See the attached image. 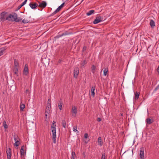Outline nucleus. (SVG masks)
Here are the masks:
<instances>
[{"instance_id":"obj_1","label":"nucleus","mask_w":159,"mask_h":159,"mask_svg":"<svg viewBox=\"0 0 159 159\" xmlns=\"http://www.w3.org/2000/svg\"><path fill=\"white\" fill-rule=\"evenodd\" d=\"M22 19L17 18V15L15 13H12L10 14L7 17L6 20L8 21H15L16 22H19L22 20Z\"/></svg>"},{"instance_id":"obj_2","label":"nucleus","mask_w":159,"mask_h":159,"mask_svg":"<svg viewBox=\"0 0 159 159\" xmlns=\"http://www.w3.org/2000/svg\"><path fill=\"white\" fill-rule=\"evenodd\" d=\"M8 13L7 12L3 11L1 13L0 16V21L2 22H3L6 20L7 17L8 16Z\"/></svg>"},{"instance_id":"obj_3","label":"nucleus","mask_w":159,"mask_h":159,"mask_svg":"<svg viewBox=\"0 0 159 159\" xmlns=\"http://www.w3.org/2000/svg\"><path fill=\"white\" fill-rule=\"evenodd\" d=\"M52 139L53 140V142L54 143H56V129L52 130Z\"/></svg>"},{"instance_id":"obj_4","label":"nucleus","mask_w":159,"mask_h":159,"mask_svg":"<svg viewBox=\"0 0 159 159\" xmlns=\"http://www.w3.org/2000/svg\"><path fill=\"white\" fill-rule=\"evenodd\" d=\"M71 112L72 116L74 117H75L77 112V107L75 106H73Z\"/></svg>"},{"instance_id":"obj_5","label":"nucleus","mask_w":159,"mask_h":159,"mask_svg":"<svg viewBox=\"0 0 159 159\" xmlns=\"http://www.w3.org/2000/svg\"><path fill=\"white\" fill-rule=\"evenodd\" d=\"M65 2L63 3L60 6H59L57 9L56 10L54 11L52 14V15L53 16L55 14H56L57 12H58L63 7L64 5Z\"/></svg>"},{"instance_id":"obj_6","label":"nucleus","mask_w":159,"mask_h":159,"mask_svg":"<svg viewBox=\"0 0 159 159\" xmlns=\"http://www.w3.org/2000/svg\"><path fill=\"white\" fill-rule=\"evenodd\" d=\"M79 68L78 67H77L75 68L74 70V76L75 78H77L79 74Z\"/></svg>"},{"instance_id":"obj_7","label":"nucleus","mask_w":159,"mask_h":159,"mask_svg":"<svg viewBox=\"0 0 159 159\" xmlns=\"http://www.w3.org/2000/svg\"><path fill=\"white\" fill-rule=\"evenodd\" d=\"M39 3L38 6L41 8H44L46 7L47 6V3L45 1H42L41 2H39Z\"/></svg>"},{"instance_id":"obj_8","label":"nucleus","mask_w":159,"mask_h":159,"mask_svg":"<svg viewBox=\"0 0 159 159\" xmlns=\"http://www.w3.org/2000/svg\"><path fill=\"white\" fill-rule=\"evenodd\" d=\"M7 157V159H11V151L10 148H9L6 151Z\"/></svg>"},{"instance_id":"obj_9","label":"nucleus","mask_w":159,"mask_h":159,"mask_svg":"<svg viewBox=\"0 0 159 159\" xmlns=\"http://www.w3.org/2000/svg\"><path fill=\"white\" fill-rule=\"evenodd\" d=\"M102 21V20H101V16H98L94 20L93 23L94 24H97L101 22Z\"/></svg>"},{"instance_id":"obj_10","label":"nucleus","mask_w":159,"mask_h":159,"mask_svg":"<svg viewBox=\"0 0 159 159\" xmlns=\"http://www.w3.org/2000/svg\"><path fill=\"white\" fill-rule=\"evenodd\" d=\"M140 152H139V156L140 158L141 159H143L144 158V149L143 148H141L140 149Z\"/></svg>"},{"instance_id":"obj_11","label":"nucleus","mask_w":159,"mask_h":159,"mask_svg":"<svg viewBox=\"0 0 159 159\" xmlns=\"http://www.w3.org/2000/svg\"><path fill=\"white\" fill-rule=\"evenodd\" d=\"M28 65L26 64L25 65L24 69L23 71V74L25 75H27L28 74Z\"/></svg>"},{"instance_id":"obj_12","label":"nucleus","mask_w":159,"mask_h":159,"mask_svg":"<svg viewBox=\"0 0 159 159\" xmlns=\"http://www.w3.org/2000/svg\"><path fill=\"white\" fill-rule=\"evenodd\" d=\"M29 6L32 9H35L36 7L38 6V4L36 2L34 3H30L29 4Z\"/></svg>"},{"instance_id":"obj_13","label":"nucleus","mask_w":159,"mask_h":159,"mask_svg":"<svg viewBox=\"0 0 159 159\" xmlns=\"http://www.w3.org/2000/svg\"><path fill=\"white\" fill-rule=\"evenodd\" d=\"M95 89V86H93L91 89V95L93 97H94L95 96V92L94 90Z\"/></svg>"},{"instance_id":"obj_14","label":"nucleus","mask_w":159,"mask_h":159,"mask_svg":"<svg viewBox=\"0 0 159 159\" xmlns=\"http://www.w3.org/2000/svg\"><path fill=\"white\" fill-rule=\"evenodd\" d=\"M98 144L100 146H102L103 144V142L102 140V138L101 137H99L98 138Z\"/></svg>"},{"instance_id":"obj_15","label":"nucleus","mask_w":159,"mask_h":159,"mask_svg":"<svg viewBox=\"0 0 159 159\" xmlns=\"http://www.w3.org/2000/svg\"><path fill=\"white\" fill-rule=\"evenodd\" d=\"M63 105L62 101L61 99H60L59 101V102L58 104V106L59 107V109L60 110H62V106Z\"/></svg>"},{"instance_id":"obj_16","label":"nucleus","mask_w":159,"mask_h":159,"mask_svg":"<svg viewBox=\"0 0 159 159\" xmlns=\"http://www.w3.org/2000/svg\"><path fill=\"white\" fill-rule=\"evenodd\" d=\"M87 64L85 60H83L81 61V63L80 64V68H83L84 67V66Z\"/></svg>"},{"instance_id":"obj_17","label":"nucleus","mask_w":159,"mask_h":159,"mask_svg":"<svg viewBox=\"0 0 159 159\" xmlns=\"http://www.w3.org/2000/svg\"><path fill=\"white\" fill-rule=\"evenodd\" d=\"M25 151L24 149V147L23 146L21 147L20 149V154L21 156H24L25 154Z\"/></svg>"},{"instance_id":"obj_18","label":"nucleus","mask_w":159,"mask_h":159,"mask_svg":"<svg viewBox=\"0 0 159 159\" xmlns=\"http://www.w3.org/2000/svg\"><path fill=\"white\" fill-rule=\"evenodd\" d=\"M55 124L56 122L55 121H53L51 125V128L52 130L56 129Z\"/></svg>"},{"instance_id":"obj_19","label":"nucleus","mask_w":159,"mask_h":159,"mask_svg":"<svg viewBox=\"0 0 159 159\" xmlns=\"http://www.w3.org/2000/svg\"><path fill=\"white\" fill-rule=\"evenodd\" d=\"M150 25L152 28H153L155 26V23L153 20H151L150 22Z\"/></svg>"},{"instance_id":"obj_20","label":"nucleus","mask_w":159,"mask_h":159,"mask_svg":"<svg viewBox=\"0 0 159 159\" xmlns=\"http://www.w3.org/2000/svg\"><path fill=\"white\" fill-rule=\"evenodd\" d=\"M146 122L147 124H150L153 122V120L152 119L148 118L146 119Z\"/></svg>"},{"instance_id":"obj_21","label":"nucleus","mask_w":159,"mask_h":159,"mask_svg":"<svg viewBox=\"0 0 159 159\" xmlns=\"http://www.w3.org/2000/svg\"><path fill=\"white\" fill-rule=\"evenodd\" d=\"M94 10H90L86 13V15L88 16H90L93 14L94 12Z\"/></svg>"},{"instance_id":"obj_22","label":"nucleus","mask_w":159,"mask_h":159,"mask_svg":"<svg viewBox=\"0 0 159 159\" xmlns=\"http://www.w3.org/2000/svg\"><path fill=\"white\" fill-rule=\"evenodd\" d=\"M95 69H96V66H95L93 65L91 67V70H92V72L93 74H94L95 72Z\"/></svg>"},{"instance_id":"obj_23","label":"nucleus","mask_w":159,"mask_h":159,"mask_svg":"<svg viewBox=\"0 0 159 159\" xmlns=\"http://www.w3.org/2000/svg\"><path fill=\"white\" fill-rule=\"evenodd\" d=\"M50 107H51V106L48 105V106H47L45 112H49V113H50Z\"/></svg>"},{"instance_id":"obj_24","label":"nucleus","mask_w":159,"mask_h":159,"mask_svg":"<svg viewBox=\"0 0 159 159\" xmlns=\"http://www.w3.org/2000/svg\"><path fill=\"white\" fill-rule=\"evenodd\" d=\"M108 72V69L107 68H105L103 70V75L106 76L107 75V74Z\"/></svg>"},{"instance_id":"obj_25","label":"nucleus","mask_w":159,"mask_h":159,"mask_svg":"<svg viewBox=\"0 0 159 159\" xmlns=\"http://www.w3.org/2000/svg\"><path fill=\"white\" fill-rule=\"evenodd\" d=\"M14 64L15 67H18L19 66V63L17 60L16 59L14 60Z\"/></svg>"},{"instance_id":"obj_26","label":"nucleus","mask_w":159,"mask_h":159,"mask_svg":"<svg viewBox=\"0 0 159 159\" xmlns=\"http://www.w3.org/2000/svg\"><path fill=\"white\" fill-rule=\"evenodd\" d=\"M13 138L14 140L15 141H17V140H19L20 139L18 136L15 134L14 136H13Z\"/></svg>"},{"instance_id":"obj_27","label":"nucleus","mask_w":159,"mask_h":159,"mask_svg":"<svg viewBox=\"0 0 159 159\" xmlns=\"http://www.w3.org/2000/svg\"><path fill=\"white\" fill-rule=\"evenodd\" d=\"M5 50V49L4 48H0V56L3 54Z\"/></svg>"},{"instance_id":"obj_28","label":"nucleus","mask_w":159,"mask_h":159,"mask_svg":"<svg viewBox=\"0 0 159 159\" xmlns=\"http://www.w3.org/2000/svg\"><path fill=\"white\" fill-rule=\"evenodd\" d=\"M13 71L14 74L16 75H17L18 72V68L17 67H15Z\"/></svg>"},{"instance_id":"obj_29","label":"nucleus","mask_w":159,"mask_h":159,"mask_svg":"<svg viewBox=\"0 0 159 159\" xmlns=\"http://www.w3.org/2000/svg\"><path fill=\"white\" fill-rule=\"evenodd\" d=\"M3 126L4 128L7 129L8 128V126L5 120H4L3 122Z\"/></svg>"},{"instance_id":"obj_30","label":"nucleus","mask_w":159,"mask_h":159,"mask_svg":"<svg viewBox=\"0 0 159 159\" xmlns=\"http://www.w3.org/2000/svg\"><path fill=\"white\" fill-rule=\"evenodd\" d=\"M75 152L73 151L71 153V159H75Z\"/></svg>"},{"instance_id":"obj_31","label":"nucleus","mask_w":159,"mask_h":159,"mask_svg":"<svg viewBox=\"0 0 159 159\" xmlns=\"http://www.w3.org/2000/svg\"><path fill=\"white\" fill-rule=\"evenodd\" d=\"M140 93L139 92H136L135 94V99H138L139 95Z\"/></svg>"},{"instance_id":"obj_32","label":"nucleus","mask_w":159,"mask_h":159,"mask_svg":"<svg viewBox=\"0 0 159 159\" xmlns=\"http://www.w3.org/2000/svg\"><path fill=\"white\" fill-rule=\"evenodd\" d=\"M25 107V105L24 104H22L20 105V110L21 111H23V109Z\"/></svg>"},{"instance_id":"obj_33","label":"nucleus","mask_w":159,"mask_h":159,"mask_svg":"<svg viewBox=\"0 0 159 159\" xmlns=\"http://www.w3.org/2000/svg\"><path fill=\"white\" fill-rule=\"evenodd\" d=\"M20 142L19 141V140H17L15 141V143H14V146H16V147L19 146V144H20Z\"/></svg>"},{"instance_id":"obj_34","label":"nucleus","mask_w":159,"mask_h":159,"mask_svg":"<svg viewBox=\"0 0 159 159\" xmlns=\"http://www.w3.org/2000/svg\"><path fill=\"white\" fill-rule=\"evenodd\" d=\"M77 126H74L73 128V131L75 132L76 133H78L79 131L77 129Z\"/></svg>"},{"instance_id":"obj_35","label":"nucleus","mask_w":159,"mask_h":159,"mask_svg":"<svg viewBox=\"0 0 159 159\" xmlns=\"http://www.w3.org/2000/svg\"><path fill=\"white\" fill-rule=\"evenodd\" d=\"M68 35V34L67 32H66L65 33H63L61 35L57 36V38H59V37H61L62 36H63L64 35Z\"/></svg>"},{"instance_id":"obj_36","label":"nucleus","mask_w":159,"mask_h":159,"mask_svg":"<svg viewBox=\"0 0 159 159\" xmlns=\"http://www.w3.org/2000/svg\"><path fill=\"white\" fill-rule=\"evenodd\" d=\"M29 20H28L26 19H23L22 21V23H24V24L27 23H29Z\"/></svg>"},{"instance_id":"obj_37","label":"nucleus","mask_w":159,"mask_h":159,"mask_svg":"<svg viewBox=\"0 0 159 159\" xmlns=\"http://www.w3.org/2000/svg\"><path fill=\"white\" fill-rule=\"evenodd\" d=\"M62 126L64 128H66V122L65 120H62Z\"/></svg>"},{"instance_id":"obj_38","label":"nucleus","mask_w":159,"mask_h":159,"mask_svg":"<svg viewBox=\"0 0 159 159\" xmlns=\"http://www.w3.org/2000/svg\"><path fill=\"white\" fill-rule=\"evenodd\" d=\"M25 4H23V3L22 2L21 4L18 6V8L16 10V11H18V10L20 9Z\"/></svg>"},{"instance_id":"obj_39","label":"nucleus","mask_w":159,"mask_h":159,"mask_svg":"<svg viewBox=\"0 0 159 159\" xmlns=\"http://www.w3.org/2000/svg\"><path fill=\"white\" fill-rule=\"evenodd\" d=\"M51 100L50 99H48V100L47 106L48 105L51 106Z\"/></svg>"},{"instance_id":"obj_40","label":"nucleus","mask_w":159,"mask_h":159,"mask_svg":"<svg viewBox=\"0 0 159 159\" xmlns=\"http://www.w3.org/2000/svg\"><path fill=\"white\" fill-rule=\"evenodd\" d=\"M50 113L45 112V118L46 119H47L48 115H49Z\"/></svg>"},{"instance_id":"obj_41","label":"nucleus","mask_w":159,"mask_h":159,"mask_svg":"<svg viewBox=\"0 0 159 159\" xmlns=\"http://www.w3.org/2000/svg\"><path fill=\"white\" fill-rule=\"evenodd\" d=\"M101 159H105V153H102Z\"/></svg>"},{"instance_id":"obj_42","label":"nucleus","mask_w":159,"mask_h":159,"mask_svg":"<svg viewBox=\"0 0 159 159\" xmlns=\"http://www.w3.org/2000/svg\"><path fill=\"white\" fill-rule=\"evenodd\" d=\"M88 136L87 133H85L84 135V137L85 139H87L88 138Z\"/></svg>"},{"instance_id":"obj_43","label":"nucleus","mask_w":159,"mask_h":159,"mask_svg":"<svg viewBox=\"0 0 159 159\" xmlns=\"http://www.w3.org/2000/svg\"><path fill=\"white\" fill-rule=\"evenodd\" d=\"M159 89V84L157 85L154 91H156L157 90Z\"/></svg>"},{"instance_id":"obj_44","label":"nucleus","mask_w":159,"mask_h":159,"mask_svg":"<svg viewBox=\"0 0 159 159\" xmlns=\"http://www.w3.org/2000/svg\"><path fill=\"white\" fill-rule=\"evenodd\" d=\"M86 48L87 47L86 46H84L83 48L82 51H85L86 49Z\"/></svg>"},{"instance_id":"obj_45","label":"nucleus","mask_w":159,"mask_h":159,"mask_svg":"<svg viewBox=\"0 0 159 159\" xmlns=\"http://www.w3.org/2000/svg\"><path fill=\"white\" fill-rule=\"evenodd\" d=\"M101 119L100 118H98V119H97V121H98V122H100V121H101Z\"/></svg>"},{"instance_id":"obj_46","label":"nucleus","mask_w":159,"mask_h":159,"mask_svg":"<svg viewBox=\"0 0 159 159\" xmlns=\"http://www.w3.org/2000/svg\"><path fill=\"white\" fill-rule=\"evenodd\" d=\"M27 0H25L24 2H23V4L25 5L26 4Z\"/></svg>"},{"instance_id":"obj_47","label":"nucleus","mask_w":159,"mask_h":159,"mask_svg":"<svg viewBox=\"0 0 159 159\" xmlns=\"http://www.w3.org/2000/svg\"><path fill=\"white\" fill-rule=\"evenodd\" d=\"M157 71L158 73H159V66H158V67L157 68Z\"/></svg>"},{"instance_id":"obj_48","label":"nucleus","mask_w":159,"mask_h":159,"mask_svg":"<svg viewBox=\"0 0 159 159\" xmlns=\"http://www.w3.org/2000/svg\"><path fill=\"white\" fill-rule=\"evenodd\" d=\"M28 91H29V90L28 89H26V93H27Z\"/></svg>"},{"instance_id":"obj_49","label":"nucleus","mask_w":159,"mask_h":159,"mask_svg":"<svg viewBox=\"0 0 159 159\" xmlns=\"http://www.w3.org/2000/svg\"><path fill=\"white\" fill-rule=\"evenodd\" d=\"M83 154H84H84H85V153H84V152L83 153Z\"/></svg>"},{"instance_id":"obj_50","label":"nucleus","mask_w":159,"mask_h":159,"mask_svg":"<svg viewBox=\"0 0 159 159\" xmlns=\"http://www.w3.org/2000/svg\"><path fill=\"white\" fill-rule=\"evenodd\" d=\"M121 116H122V115H123V114H122V113H121Z\"/></svg>"},{"instance_id":"obj_51","label":"nucleus","mask_w":159,"mask_h":159,"mask_svg":"<svg viewBox=\"0 0 159 159\" xmlns=\"http://www.w3.org/2000/svg\"><path fill=\"white\" fill-rule=\"evenodd\" d=\"M85 143H87V142H85Z\"/></svg>"}]
</instances>
